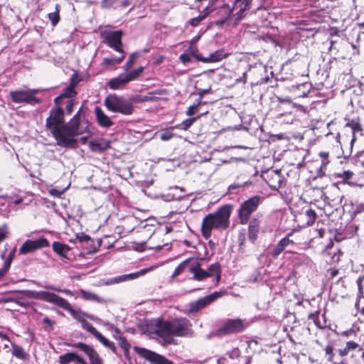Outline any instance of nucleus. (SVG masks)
I'll return each instance as SVG.
<instances>
[{
    "label": "nucleus",
    "instance_id": "nucleus-54",
    "mask_svg": "<svg viewBox=\"0 0 364 364\" xmlns=\"http://www.w3.org/2000/svg\"><path fill=\"white\" fill-rule=\"evenodd\" d=\"M198 106V105L190 106L186 111V114L188 116H191V115L194 114L196 112V110L197 109Z\"/></svg>",
    "mask_w": 364,
    "mask_h": 364
},
{
    "label": "nucleus",
    "instance_id": "nucleus-23",
    "mask_svg": "<svg viewBox=\"0 0 364 364\" xmlns=\"http://www.w3.org/2000/svg\"><path fill=\"white\" fill-rule=\"evenodd\" d=\"M114 50L117 53V55L114 56H109L104 59V62L107 65H113L119 63L124 58V52L122 47H112Z\"/></svg>",
    "mask_w": 364,
    "mask_h": 364
},
{
    "label": "nucleus",
    "instance_id": "nucleus-31",
    "mask_svg": "<svg viewBox=\"0 0 364 364\" xmlns=\"http://www.w3.org/2000/svg\"><path fill=\"white\" fill-rule=\"evenodd\" d=\"M86 355L89 358L90 364H104L102 358L94 348Z\"/></svg>",
    "mask_w": 364,
    "mask_h": 364
},
{
    "label": "nucleus",
    "instance_id": "nucleus-60",
    "mask_svg": "<svg viewBox=\"0 0 364 364\" xmlns=\"http://www.w3.org/2000/svg\"><path fill=\"white\" fill-rule=\"evenodd\" d=\"M348 353H349V350L347 349L346 347L344 349L339 350V354L341 356H344V355H347Z\"/></svg>",
    "mask_w": 364,
    "mask_h": 364
},
{
    "label": "nucleus",
    "instance_id": "nucleus-12",
    "mask_svg": "<svg viewBox=\"0 0 364 364\" xmlns=\"http://www.w3.org/2000/svg\"><path fill=\"white\" fill-rule=\"evenodd\" d=\"M49 246L47 239L41 237L36 240H27L20 247L19 254L26 255L37 250Z\"/></svg>",
    "mask_w": 364,
    "mask_h": 364
},
{
    "label": "nucleus",
    "instance_id": "nucleus-8",
    "mask_svg": "<svg viewBox=\"0 0 364 364\" xmlns=\"http://www.w3.org/2000/svg\"><path fill=\"white\" fill-rule=\"evenodd\" d=\"M261 201V196H255L241 203L238 210V215L241 224L245 225L247 223L251 214L257 210Z\"/></svg>",
    "mask_w": 364,
    "mask_h": 364
},
{
    "label": "nucleus",
    "instance_id": "nucleus-37",
    "mask_svg": "<svg viewBox=\"0 0 364 364\" xmlns=\"http://www.w3.org/2000/svg\"><path fill=\"white\" fill-rule=\"evenodd\" d=\"M18 292L23 294L26 296L30 299L39 300V291L20 290L18 291Z\"/></svg>",
    "mask_w": 364,
    "mask_h": 364
},
{
    "label": "nucleus",
    "instance_id": "nucleus-25",
    "mask_svg": "<svg viewBox=\"0 0 364 364\" xmlns=\"http://www.w3.org/2000/svg\"><path fill=\"white\" fill-rule=\"evenodd\" d=\"M52 247L53 251L58 255L65 258H68V253L70 250V247L68 245L60 242H54L52 245Z\"/></svg>",
    "mask_w": 364,
    "mask_h": 364
},
{
    "label": "nucleus",
    "instance_id": "nucleus-35",
    "mask_svg": "<svg viewBox=\"0 0 364 364\" xmlns=\"http://www.w3.org/2000/svg\"><path fill=\"white\" fill-rule=\"evenodd\" d=\"M138 58V53H134L129 55L128 60L124 66V69L127 73L134 65Z\"/></svg>",
    "mask_w": 364,
    "mask_h": 364
},
{
    "label": "nucleus",
    "instance_id": "nucleus-4",
    "mask_svg": "<svg viewBox=\"0 0 364 364\" xmlns=\"http://www.w3.org/2000/svg\"><path fill=\"white\" fill-rule=\"evenodd\" d=\"M189 272L193 274L192 279L196 281H202L207 277L215 276V285H218L220 279V265L214 263L210 265L208 270L203 269L198 262L191 263L188 267Z\"/></svg>",
    "mask_w": 364,
    "mask_h": 364
},
{
    "label": "nucleus",
    "instance_id": "nucleus-1",
    "mask_svg": "<svg viewBox=\"0 0 364 364\" xmlns=\"http://www.w3.org/2000/svg\"><path fill=\"white\" fill-rule=\"evenodd\" d=\"M154 331L163 340V344L173 343V336L191 337L192 324L186 318H176L170 321L158 319L154 323Z\"/></svg>",
    "mask_w": 364,
    "mask_h": 364
},
{
    "label": "nucleus",
    "instance_id": "nucleus-46",
    "mask_svg": "<svg viewBox=\"0 0 364 364\" xmlns=\"http://www.w3.org/2000/svg\"><path fill=\"white\" fill-rule=\"evenodd\" d=\"M206 15L207 14H200L198 16L192 18L190 21L191 25L193 27L198 26L200 23V22L205 18Z\"/></svg>",
    "mask_w": 364,
    "mask_h": 364
},
{
    "label": "nucleus",
    "instance_id": "nucleus-58",
    "mask_svg": "<svg viewBox=\"0 0 364 364\" xmlns=\"http://www.w3.org/2000/svg\"><path fill=\"white\" fill-rule=\"evenodd\" d=\"M210 92V89H203L198 91V95L200 98H202L205 95L208 94Z\"/></svg>",
    "mask_w": 364,
    "mask_h": 364
},
{
    "label": "nucleus",
    "instance_id": "nucleus-17",
    "mask_svg": "<svg viewBox=\"0 0 364 364\" xmlns=\"http://www.w3.org/2000/svg\"><path fill=\"white\" fill-rule=\"evenodd\" d=\"M39 300L55 304L62 307L65 304V299L55 293L46 291H39Z\"/></svg>",
    "mask_w": 364,
    "mask_h": 364
},
{
    "label": "nucleus",
    "instance_id": "nucleus-56",
    "mask_svg": "<svg viewBox=\"0 0 364 364\" xmlns=\"http://www.w3.org/2000/svg\"><path fill=\"white\" fill-rule=\"evenodd\" d=\"M358 289H359V294H358V299L360 300V298H361V294H362V279L361 277H359L358 279Z\"/></svg>",
    "mask_w": 364,
    "mask_h": 364
},
{
    "label": "nucleus",
    "instance_id": "nucleus-5",
    "mask_svg": "<svg viewBox=\"0 0 364 364\" xmlns=\"http://www.w3.org/2000/svg\"><path fill=\"white\" fill-rule=\"evenodd\" d=\"M105 105L109 111L119 112L125 115L131 114L134 109L130 102L115 94H111L106 97Z\"/></svg>",
    "mask_w": 364,
    "mask_h": 364
},
{
    "label": "nucleus",
    "instance_id": "nucleus-38",
    "mask_svg": "<svg viewBox=\"0 0 364 364\" xmlns=\"http://www.w3.org/2000/svg\"><path fill=\"white\" fill-rule=\"evenodd\" d=\"M353 172L350 171H345L341 173H336V177L341 178L344 183H347L348 181L352 177Z\"/></svg>",
    "mask_w": 364,
    "mask_h": 364
},
{
    "label": "nucleus",
    "instance_id": "nucleus-61",
    "mask_svg": "<svg viewBox=\"0 0 364 364\" xmlns=\"http://www.w3.org/2000/svg\"><path fill=\"white\" fill-rule=\"evenodd\" d=\"M328 272L330 273V275L331 277H334L338 274V272L337 269H329Z\"/></svg>",
    "mask_w": 364,
    "mask_h": 364
},
{
    "label": "nucleus",
    "instance_id": "nucleus-19",
    "mask_svg": "<svg viewBox=\"0 0 364 364\" xmlns=\"http://www.w3.org/2000/svg\"><path fill=\"white\" fill-rule=\"evenodd\" d=\"M228 55V53L225 52L223 49H220L210 53L208 57L200 55H197L196 57L199 60L203 63H216L226 58Z\"/></svg>",
    "mask_w": 364,
    "mask_h": 364
},
{
    "label": "nucleus",
    "instance_id": "nucleus-2",
    "mask_svg": "<svg viewBox=\"0 0 364 364\" xmlns=\"http://www.w3.org/2000/svg\"><path fill=\"white\" fill-rule=\"evenodd\" d=\"M231 208L224 205L216 212L207 215L201 223L202 235L206 240L211 236L213 229L225 230L228 228Z\"/></svg>",
    "mask_w": 364,
    "mask_h": 364
},
{
    "label": "nucleus",
    "instance_id": "nucleus-62",
    "mask_svg": "<svg viewBox=\"0 0 364 364\" xmlns=\"http://www.w3.org/2000/svg\"><path fill=\"white\" fill-rule=\"evenodd\" d=\"M80 241H87L90 240V237L87 235H83L81 237H79Z\"/></svg>",
    "mask_w": 364,
    "mask_h": 364
},
{
    "label": "nucleus",
    "instance_id": "nucleus-20",
    "mask_svg": "<svg viewBox=\"0 0 364 364\" xmlns=\"http://www.w3.org/2000/svg\"><path fill=\"white\" fill-rule=\"evenodd\" d=\"M71 362H77L79 364H87L82 358L74 352L67 353L59 356L60 364H69Z\"/></svg>",
    "mask_w": 364,
    "mask_h": 364
},
{
    "label": "nucleus",
    "instance_id": "nucleus-9",
    "mask_svg": "<svg viewBox=\"0 0 364 364\" xmlns=\"http://www.w3.org/2000/svg\"><path fill=\"white\" fill-rule=\"evenodd\" d=\"M39 92L37 89L19 90L10 92V97L15 103H28L35 105L41 102V100L36 97Z\"/></svg>",
    "mask_w": 364,
    "mask_h": 364
},
{
    "label": "nucleus",
    "instance_id": "nucleus-42",
    "mask_svg": "<svg viewBox=\"0 0 364 364\" xmlns=\"http://www.w3.org/2000/svg\"><path fill=\"white\" fill-rule=\"evenodd\" d=\"M342 255V252L340 250H336V251L334 252H330L328 253V255L331 256V259L329 262L331 263H336L338 262L340 259V257Z\"/></svg>",
    "mask_w": 364,
    "mask_h": 364
},
{
    "label": "nucleus",
    "instance_id": "nucleus-55",
    "mask_svg": "<svg viewBox=\"0 0 364 364\" xmlns=\"http://www.w3.org/2000/svg\"><path fill=\"white\" fill-rule=\"evenodd\" d=\"M46 289H50V290H53V291H63L68 294H71V291L70 290H61L60 289H57L53 286H46L45 287Z\"/></svg>",
    "mask_w": 364,
    "mask_h": 364
},
{
    "label": "nucleus",
    "instance_id": "nucleus-52",
    "mask_svg": "<svg viewBox=\"0 0 364 364\" xmlns=\"http://www.w3.org/2000/svg\"><path fill=\"white\" fill-rule=\"evenodd\" d=\"M120 346L126 352H128L130 345L124 338H121Z\"/></svg>",
    "mask_w": 364,
    "mask_h": 364
},
{
    "label": "nucleus",
    "instance_id": "nucleus-48",
    "mask_svg": "<svg viewBox=\"0 0 364 364\" xmlns=\"http://www.w3.org/2000/svg\"><path fill=\"white\" fill-rule=\"evenodd\" d=\"M325 352H326V355L328 356L327 357L328 361L332 362L333 358L334 356V354L333 353V347L331 346H327L325 348Z\"/></svg>",
    "mask_w": 364,
    "mask_h": 364
},
{
    "label": "nucleus",
    "instance_id": "nucleus-14",
    "mask_svg": "<svg viewBox=\"0 0 364 364\" xmlns=\"http://www.w3.org/2000/svg\"><path fill=\"white\" fill-rule=\"evenodd\" d=\"M61 308L68 311L70 315L81 324L86 320V318L94 321H98V318L92 315L88 314L80 310L74 309L66 299L65 301V304Z\"/></svg>",
    "mask_w": 364,
    "mask_h": 364
},
{
    "label": "nucleus",
    "instance_id": "nucleus-10",
    "mask_svg": "<svg viewBox=\"0 0 364 364\" xmlns=\"http://www.w3.org/2000/svg\"><path fill=\"white\" fill-rule=\"evenodd\" d=\"M221 291H215L204 297L200 298L196 301H192L188 304V312L194 313L200 311V309L206 307L218 297L223 295Z\"/></svg>",
    "mask_w": 364,
    "mask_h": 364
},
{
    "label": "nucleus",
    "instance_id": "nucleus-30",
    "mask_svg": "<svg viewBox=\"0 0 364 364\" xmlns=\"http://www.w3.org/2000/svg\"><path fill=\"white\" fill-rule=\"evenodd\" d=\"M95 338L98 340L103 346L112 350L114 353H116V347L114 343L107 338H106L104 336H102L100 332H98Z\"/></svg>",
    "mask_w": 364,
    "mask_h": 364
},
{
    "label": "nucleus",
    "instance_id": "nucleus-51",
    "mask_svg": "<svg viewBox=\"0 0 364 364\" xmlns=\"http://www.w3.org/2000/svg\"><path fill=\"white\" fill-rule=\"evenodd\" d=\"M173 134L171 132H166L164 133H162L160 136V139L162 141H167L171 139L173 137Z\"/></svg>",
    "mask_w": 364,
    "mask_h": 364
},
{
    "label": "nucleus",
    "instance_id": "nucleus-28",
    "mask_svg": "<svg viewBox=\"0 0 364 364\" xmlns=\"http://www.w3.org/2000/svg\"><path fill=\"white\" fill-rule=\"evenodd\" d=\"M80 294L81 297L83 298L85 300L94 301H97L98 303H104L105 302V300L102 298L98 296L97 295H96L92 292H89V291L82 289L80 291Z\"/></svg>",
    "mask_w": 364,
    "mask_h": 364
},
{
    "label": "nucleus",
    "instance_id": "nucleus-16",
    "mask_svg": "<svg viewBox=\"0 0 364 364\" xmlns=\"http://www.w3.org/2000/svg\"><path fill=\"white\" fill-rule=\"evenodd\" d=\"M152 269H153V267H150L148 269H142L140 271L136 272L130 273V274H123V275H120V276H117V277L111 278L106 282V284L110 285V284H113L123 282L127 280L135 279L138 278L139 276L145 274L146 273H147L149 270H151Z\"/></svg>",
    "mask_w": 364,
    "mask_h": 364
},
{
    "label": "nucleus",
    "instance_id": "nucleus-24",
    "mask_svg": "<svg viewBox=\"0 0 364 364\" xmlns=\"http://www.w3.org/2000/svg\"><path fill=\"white\" fill-rule=\"evenodd\" d=\"M16 252V248H14L10 251L7 256L5 254L1 255L2 259H4L3 267L0 268V279L6 274L10 268L12 259Z\"/></svg>",
    "mask_w": 364,
    "mask_h": 364
},
{
    "label": "nucleus",
    "instance_id": "nucleus-43",
    "mask_svg": "<svg viewBox=\"0 0 364 364\" xmlns=\"http://www.w3.org/2000/svg\"><path fill=\"white\" fill-rule=\"evenodd\" d=\"M346 348L350 351V350H355L358 348V353L360 355L361 358H364V351L362 350L360 348H359L358 345L353 341H348L346 343Z\"/></svg>",
    "mask_w": 364,
    "mask_h": 364
},
{
    "label": "nucleus",
    "instance_id": "nucleus-22",
    "mask_svg": "<svg viewBox=\"0 0 364 364\" xmlns=\"http://www.w3.org/2000/svg\"><path fill=\"white\" fill-rule=\"evenodd\" d=\"M96 119L99 125L102 127L108 128L113 125V122L110 118L105 114L100 107L95 108Z\"/></svg>",
    "mask_w": 364,
    "mask_h": 364
},
{
    "label": "nucleus",
    "instance_id": "nucleus-63",
    "mask_svg": "<svg viewBox=\"0 0 364 364\" xmlns=\"http://www.w3.org/2000/svg\"><path fill=\"white\" fill-rule=\"evenodd\" d=\"M0 338L6 340L9 342H10L9 337L6 334L3 333L2 332H0Z\"/></svg>",
    "mask_w": 364,
    "mask_h": 364
},
{
    "label": "nucleus",
    "instance_id": "nucleus-57",
    "mask_svg": "<svg viewBox=\"0 0 364 364\" xmlns=\"http://www.w3.org/2000/svg\"><path fill=\"white\" fill-rule=\"evenodd\" d=\"M43 322L45 324H46L48 326H50V328H52L53 326V325H54V322L53 321H51L48 317L43 318Z\"/></svg>",
    "mask_w": 364,
    "mask_h": 364
},
{
    "label": "nucleus",
    "instance_id": "nucleus-36",
    "mask_svg": "<svg viewBox=\"0 0 364 364\" xmlns=\"http://www.w3.org/2000/svg\"><path fill=\"white\" fill-rule=\"evenodd\" d=\"M304 216L306 218V223L308 225H311L314 223L316 218V213L312 209H308L305 211Z\"/></svg>",
    "mask_w": 364,
    "mask_h": 364
},
{
    "label": "nucleus",
    "instance_id": "nucleus-53",
    "mask_svg": "<svg viewBox=\"0 0 364 364\" xmlns=\"http://www.w3.org/2000/svg\"><path fill=\"white\" fill-rule=\"evenodd\" d=\"M73 100H68L66 104V112L68 114H70L73 112Z\"/></svg>",
    "mask_w": 364,
    "mask_h": 364
},
{
    "label": "nucleus",
    "instance_id": "nucleus-18",
    "mask_svg": "<svg viewBox=\"0 0 364 364\" xmlns=\"http://www.w3.org/2000/svg\"><path fill=\"white\" fill-rule=\"evenodd\" d=\"M252 0H235L233 10H236L237 20L240 21L244 16V12L250 9Z\"/></svg>",
    "mask_w": 364,
    "mask_h": 364
},
{
    "label": "nucleus",
    "instance_id": "nucleus-15",
    "mask_svg": "<svg viewBox=\"0 0 364 364\" xmlns=\"http://www.w3.org/2000/svg\"><path fill=\"white\" fill-rule=\"evenodd\" d=\"M123 32L122 31H102L101 36L103 42L108 46H122V37Z\"/></svg>",
    "mask_w": 364,
    "mask_h": 364
},
{
    "label": "nucleus",
    "instance_id": "nucleus-59",
    "mask_svg": "<svg viewBox=\"0 0 364 364\" xmlns=\"http://www.w3.org/2000/svg\"><path fill=\"white\" fill-rule=\"evenodd\" d=\"M15 302L21 306L26 307L27 304L21 299H15Z\"/></svg>",
    "mask_w": 364,
    "mask_h": 364
},
{
    "label": "nucleus",
    "instance_id": "nucleus-7",
    "mask_svg": "<svg viewBox=\"0 0 364 364\" xmlns=\"http://www.w3.org/2000/svg\"><path fill=\"white\" fill-rule=\"evenodd\" d=\"M144 70V68L141 66L127 73H122L117 77L110 79L107 82V86L113 90L123 89L129 82L136 80Z\"/></svg>",
    "mask_w": 364,
    "mask_h": 364
},
{
    "label": "nucleus",
    "instance_id": "nucleus-11",
    "mask_svg": "<svg viewBox=\"0 0 364 364\" xmlns=\"http://www.w3.org/2000/svg\"><path fill=\"white\" fill-rule=\"evenodd\" d=\"M134 350L141 357L149 361L151 364H172L171 361L154 351L136 346Z\"/></svg>",
    "mask_w": 364,
    "mask_h": 364
},
{
    "label": "nucleus",
    "instance_id": "nucleus-49",
    "mask_svg": "<svg viewBox=\"0 0 364 364\" xmlns=\"http://www.w3.org/2000/svg\"><path fill=\"white\" fill-rule=\"evenodd\" d=\"M118 0H102L101 2V6L104 9H109Z\"/></svg>",
    "mask_w": 364,
    "mask_h": 364
},
{
    "label": "nucleus",
    "instance_id": "nucleus-21",
    "mask_svg": "<svg viewBox=\"0 0 364 364\" xmlns=\"http://www.w3.org/2000/svg\"><path fill=\"white\" fill-rule=\"evenodd\" d=\"M260 220L258 218H253L248 226V238L251 242L254 243L259 231Z\"/></svg>",
    "mask_w": 364,
    "mask_h": 364
},
{
    "label": "nucleus",
    "instance_id": "nucleus-33",
    "mask_svg": "<svg viewBox=\"0 0 364 364\" xmlns=\"http://www.w3.org/2000/svg\"><path fill=\"white\" fill-rule=\"evenodd\" d=\"M272 177L274 178V181L269 182V186L272 190H277L281 187V176L278 171H274Z\"/></svg>",
    "mask_w": 364,
    "mask_h": 364
},
{
    "label": "nucleus",
    "instance_id": "nucleus-27",
    "mask_svg": "<svg viewBox=\"0 0 364 364\" xmlns=\"http://www.w3.org/2000/svg\"><path fill=\"white\" fill-rule=\"evenodd\" d=\"M292 241L289 239L288 237L282 238L279 242L274 247L272 255L274 258H277L281 252L288 246L289 244L291 243Z\"/></svg>",
    "mask_w": 364,
    "mask_h": 364
},
{
    "label": "nucleus",
    "instance_id": "nucleus-47",
    "mask_svg": "<svg viewBox=\"0 0 364 364\" xmlns=\"http://www.w3.org/2000/svg\"><path fill=\"white\" fill-rule=\"evenodd\" d=\"M193 57H195L193 54L186 53L181 55L180 60L183 64H186L189 63Z\"/></svg>",
    "mask_w": 364,
    "mask_h": 364
},
{
    "label": "nucleus",
    "instance_id": "nucleus-41",
    "mask_svg": "<svg viewBox=\"0 0 364 364\" xmlns=\"http://www.w3.org/2000/svg\"><path fill=\"white\" fill-rule=\"evenodd\" d=\"M198 117H193L185 119L181 124L178 126V128L187 130L192 124L197 119Z\"/></svg>",
    "mask_w": 364,
    "mask_h": 364
},
{
    "label": "nucleus",
    "instance_id": "nucleus-40",
    "mask_svg": "<svg viewBox=\"0 0 364 364\" xmlns=\"http://www.w3.org/2000/svg\"><path fill=\"white\" fill-rule=\"evenodd\" d=\"M191 259H186L183 262H181L174 270L172 277H175L178 275H179L185 269L186 265L190 262Z\"/></svg>",
    "mask_w": 364,
    "mask_h": 364
},
{
    "label": "nucleus",
    "instance_id": "nucleus-34",
    "mask_svg": "<svg viewBox=\"0 0 364 364\" xmlns=\"http://www.w3.org/2000/svg\"><path fill=\"white\" fill-rule=\"evenodd\" d=\"M68 346L73 347V348H79L81 350H82L85 354L88 353L93 348L92 346H89L82 342H78L76 343H70V344H68Z\"/></svg>",
    "mask_w": 364,
    "mask_h": 364
},
{
    "label": "nucleus",
    "instance_id": "nucleus-64",
    "mask_svg": "<svg viewBox=\"0 0 364 364\" xmlns=\"http://www.w3.org/2000/svg\"><path fill=\"white\" fill-rule=\"evenodd\" d=\"M260 38L262 40H263L265 43H269L272 41V39L270 37Z\"/></svg>",
    "mask_w": 364,
    "mask_h": 364
},
{
    "label": "nucleus",
    "instance_id": "nucleus-26",
    "mask_svg": "<svg viewBox=\"0 0 364 364\" xmlns=\"http://www.w3.org/2000/svg\"><path fill=\"white\" fill-rule=\"evenodd\" d=\"M109 142L107 141L92 140L89 142V147L92 151L102 152L109 147Z\"/></svg>",
    "mask_w": 364,
    "mask_h": 364
},
{
    "label": "nucleus",
    "instance_id": "nucleus-50",
    "mask_svg": "<svg viewBox=\"0 0 364 364\" xmlns=\"http://www.w3.org/2000/svg\"><path fill=\"white\" fill-rule=\"evenodd\" d=\"M7 233L8 230L6 226H2L0 228V242L6 237Z\"/></svg>",
    "mask_w": 364,
    "mask_h": 364
},
{
    "label": "nucleus",
    "instance_id": "nucleus-32",
    "mask_svg": "<svg viewBox=\"0 0 364 364\" xmlns=\"http://www.w3.org/2000/svg\"><path fill=\"white\" fill-rule=\"evenodd\" d=\"M12 346V355L18 358L24 359L26 357V353L23 348L14 343H11Z\"/></svg>",
    "mask_w": 364,
    "mask_h": 364
},
{
    "label": "nucleus",
    "instance_id": "nucleus-39",
    "mask_svg": "<svg viewBox=\"0 0 364 364\" xmlns=\"http://www.w3.org/2000/svg\"><path fill=\"white\" fill-rule=\"evenodd\" d=\"M82 328L90 333L94 336L99 332L92 324L88 323L86 320L81 324Z\"/></svg>",
    "mask_w": 364,
    "mask_h": 364
},
{
    "label": "nucleus",
    "instance_id": "nucleus-13",
    "mask_svg": "<svg viewBox=\"0 0 364 364\" xmlns=\"http://www.w3.org/2000/svg\"><path fill=\"white\" fill-rule=\"evenodd\" d=\"M244 328L243 321L240 318L228 319L219 329L222 334H231L240 332Z\"/></svg>",
    "mask_w": 364,
    "mask_h": 364
},
{
    "label": "nucleus",
    "instance_id": "nucleus-44",
    "mask_svg": "<svg viewBox=\"0 0 364 364\" xmlns=\"http://www.w3.org/2000/svg\"><path fill=\"white\" fill-rule=\"evenodd\" d=\"M319 156L322 159V163L321 165V168H325L326 166L329 164L328 156L329 154L326 151H321L319 153Z\"/></svg>",
    "mask_w": 364,
    "mask_h": 364
},
{
    "label": "nucleus",
    "instance_id": "nucleus-45",
    "mask_svg": "<svg viewBox=\"0 0 364 364\" xmlns=\"http://www.w3.org/2000/svg\"><path fill=\"white\" fill-rule=\"evenodd\" d=\"M48 18L50 21L53 26H55L59 21V14L58 11H55L48 14Z\"/></svg>",
    "mask_w": 364,
    "mask_h": 364
},
{
    "label": "nucleus",
    "instance_id": "nucleus-29",
    "mask_svg": "<svg viewBox=\"0 0 364 364\" xmlns=\"http://www.w3.org/2000/svg\"><path fill=\"white\" fill-rule=\"evenodd\" d=\"M76 95V92L73 86L68 87L64 92L58 97L55 99V104H58L59 101L64 97L72 100Z\"/></svg>",
    "mask_w": 364,
    "mask_h": 364
},
{
    "label": "nucleus",
    "instance_id": "nucleus-6",
    "mask_svg": "<svg viewBox=\"0 0 364 364\" xmlns=\"http://www.w3.org/2000/svg\"><path fill=\"white\" fill-rule=\"evenodd\" d=\"M64 124L63 110L60 107L52 109L50 112V116L46 119V127L57 142L60 136Z\"/></svg>",
    "mask_w": 364,
    "mask_h": 364
},
{
    "label": "nucleus",
    "instance_id": "nucleus-3",
    "mask_svg": "<svg viewBox=\"0 0 364 364\" xmlns=\"http://www.w3.org/2000/svg\"><path fill=\"white\" fill-rule=\"evenodd\" d=\"M79 126L80 117L79 114L77 113L68 124L63 126L57 144L63 147H75L77 143L75 136L82 134Z\"/></svg>",
    "mask_w": 364,
    "mask_h": 364
}]
</instances>
